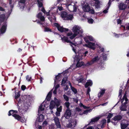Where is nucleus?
<instances>
[{
  "instance_id": "f257e3e1",
  "label": "nucleus",
  "mask_w": 129,
  "mask_h": 129,
  "mask_svg": "<svg viewBox=\"0 0 129 129\" xmlns=\"http://www.w3.org/2000/svg\"><path fill=\"white\" fill-rule=\"evenodd\" d=\"M72 30L74 33L73 34L72 32L68 33L67 34L68 36H70L69 38L70 39H73L77 35L80 37L82 36L83 30L79 26H75L73 28Z\"/></svg>"
},
{
  "instance_id": "f03ea898",
  "label": "nucleus",
  "mask_w": 129,
  "mask_h": 129,
  "mask_svg": "<svg viewBox=\"0 0 129 129\" xmlns=\"http://www.w3.org/2000/svg\"><path fill=\"white\" fill-rule=\"evenodd\" d=\"M84 39L85 41L86 42V43L88 44H85L84 46L90 48L93 50H94L95 48V46L96 45L95 43H94L90 42L87 40V39H89L90 41H93L94 39L91 36H87L86 37L84 38Z\"/></svg>"
},
{
  "instance_id": "7ed1b4c3",
  "label": "nucleus",
  "mask_w": 129,
  "mask_h": 129,
  "mask_svg": "<svg viewBox=\"0 0 129 129\" xmlns=\"http://www.w3.org/2000/svg\"><path fill=\"white\" fill-rule=\"evenodd\" d=\"M82 56L83 54H80L79 55H77L74 58V62L76 63V67H80L84 64V62L81 60L83 59L82 57Z\"/></svg>"
},
{
  "instance_id": "20e7f679",
  "label": "nucleus",
  "mask_w": 129,
  "mask_h": 129,
  "mask_svg": "<svg viewBox=\"0 0 129 129\" xmlns=\"http://www.w3.org/2000/svg\"><path fill=\"white\" fill-rule=\"evenodd\" d=\"M68 1H67V3L66 4V6L67 7L69 10L70 11L76 12L77 10V6L74 3L72 2L71 1L69 2Z\"/></svg>"
},
{
  "instance_id": "39448f33",
  "label": "nucleus",
  "mask_w": 129,
  "mask_h": 129,
  "mask_svg": "<svg viewBox=\"0 0 129 129\" xmlns=\"http://www.w3.org/2000/svg\"><path fill=\"white\" fill-rule=\"evenodd\" d=\"M84 3L85 5H83L82 6V9L85 12H89L91 14H94V10L93 9H90V7L89 5L87 4H85L84 1H82L81 4H83Z\"/></svg>"
},
{
  "instance_id": "423d86ee",
  "label": "nucleus",
  "mask_w": 129,
  "mask_h": 129,
  "mask_svg": "<svg viewBox=\"0 0 129 129\" xmlns=\"http://www.w3.org/2000/svg\"><path fill=\"white\" fill-rule=\"evenodd\" d=\"M59 101L55 98L54 101L53 100L51 101L49 105L50 109L52 110L55 106H58L59 105Z\"/></svg>"
},
{
  "instance_id": "0eeeda50",
  "label": "nucleus",
  "mask_w": 129,
  "mask_h": 129,
  "mask_svg": "<svg viewBox=\"0 0 129 129\" xmlns=\"http://www.w3.org/2000/svg\"><path fill=\"white\" fill-rule=\"evenodd\" d=\"M61 16L64 19L67 20H71L73 18V15L72 14H68L65 12H62L61 14Z\"/></svg>"
},
{
  "instance_id": "6e6552de",
  "label": "nucleus",
  "mask_w": 129,
  "mask_h": 129,
  "mask_svg": "<svg viewBox=\"0 0 129 129\" xmlns=\"http://www.w3.org/2000/svg\"><path fill=\"white\" fill-rule=\"evenodd\" d=\"M17 111L11 110L9 112L8 115L10 116L12 115L15 119L19 120L21 119V117L19 115L16 114V113H17Z\"/></svg>"
},
{
  "instance_id": "1a4fd4ad",
  "label": "nucleus",
  "mask_w": 129,
  "mask_h": 129,
  "mask_svg": "<svg viewBox=\"0 0 129 129\" xmlns=\"http://www.w3.org/2000/svg\"><path fill=\"white\" fill-rule=\"evenodd\" d=\"M77 121L75 119H71L69 120V123L67 124V127H74L77 124Z\"/></svg>"
},
{
  "instance_id": "9d476101",
  "label": "nucleus",
  "mask_w": 129,
  "mask_h": 129,
  "mask_svg": "<svg viewBox=\"0 0 129 129\" xmlns=\"http://www.w3.org/2000/svg\"><path fill=\"white\" fill-rule=\"evenodd\" d=\"M122 118V117L121 115H117L113 118L112 120V122L114 125H116L118 121Z\"/></svg>"
},
{
  "instance_id": "9b49d317",
  "label": "nucleus",
  "mask_w": 129,
  "mask_h": 129,
  "mask_svg": "<svg viewBox=\"0 0 129 129\" xmlns=\"http://www.w3.org/2000/svg\"><path fill=\"white\" fill-rule=\"evenodd\" d=\"M99 58L98 56H96L93 58L90 61L88 62L86 64L85 66H88L91 65L95 62H97L99 59Z\"/></svg>"
},
{
  "instance_id": "f8f14e48",
  "label": "nucleus",
  "mask_w": 129,
  "mask_h": 129,
  "mask_svg": "<svg viewBox=\"0 0 129 129\" xmlns=\"http://www.w3.org/2000/svg\"><path fill=\"white\" fill-rule=\"evenodd\" d=\"M54 25L56 26L59 31L61 32L63 31H68V29L63 28L62 26H60V25L57 23L54 24Z\"/></svg>"
},
{
  "instance_id": "ddd939ff",
  "label": "nucleus",
  "mask_w": 129,
  "mask_h": 129,
  "mask_svg": "<svg viewBox=\"0 0 129 129\" xmlns=\"http://www.w3.org/2000/svg\"><path fill=\"white\" fill-rule=\"evenodd\" d=\"M129 122L125 121L124 122H122L121 123V129H125L128 126Z\"/></svg>"
},
{
  "instance_id": "4468645a",
  "label": "nucleus",
  "mask_w": 129,
  "mask_h": 129,
  "mask_svg": "<svg viewBox=\"0 0 129 129\" xmlns=\"http://www.w3.org/2000/svg\"><path fill=\"white\" fill-rule=\"evenodd\" d=\"M126 92L124 94L121 100V102L122 104H123L126 105L127 103V101H128V99L126 96Z\"/></svg>"
},
{
  "instance_id": "2eb2a0df",
  "label": "nucleus",
  "mask_w": 129,
  "mask_h": 129,
  "mask_svg": "<svg viewBox=\"0 0 129 129\" xmlns=\"http://www.w3.org/2000/svg\"><path fill=\"white\" fill-rule=\"evenodd\" d=\"M71 113L70 110L69 109H67L66 112L64 116L66 118L68 119L70 117Z\"/></svg>"
},
{
  "instance_id": "dca6fc26",
  "label": "nucleus",
  "mask_w": 129,
  "mask_h": 129,
  "mask_svg": "<svg viewBox=\"0 0 129 129\" xmlns=\"http://www.w3.org/2000/svg\"><path fill=\"white\" fill-rule=\"evenodd\" d=\"M118 7L120 10H123L125 9L126 7V5L123 3H119Z\"/></svg>"
},
{
  "instance_id": "f3484780",
  "label": "nucleus",
  "mask_w": 129,
  "mask_h": 129,
  "mask_svg": "<svg viewBox=\"0 0 129 129\" xmlns=\"http://www.w3.org/2000/svg\"><path fill=\"white\" fill-rule=\"evenodd\" d=\"M25 1L26 0H20L19 2V5L22 10H23L24 8V3Z\"/></svg>"
},
{
  "instance_id": "a211bd4d",
  "label": "nucleus",
  "mask_w": 129,
  "mask_h": 129,
  "mask_svg": "<svg viewBox=\"0 0 129 129\" xmlns=\"http://www.w3.org/2000/svg\"><path fill=\"white\" fill-rule=\"evenodd\" d=\"M37 17L41 21H44L45 18L44 17L42 16L41 13H40L37 15Z\"/></svg>"
},
{
  "instance_id": "6ab92c4d",
  "label": "nucleus",
  "mask_w": 129,
  "mask_h": 129,
  "mask_svg": "<svg viewBox=\"0 0 129 129\" xmlns=\"http://www.w3.org/2000/svg\"><path fill=\"white\" fill-rule=\"evenodd\" d=\"M59 37L61 38V39L62 40V42H66L67 43L70 42V41L68 40V38L67 37L64 36H63V37H62L60 35L59 36Z\"/></svg>"
},
{
  "instance_id": "aec40b11",
  "label": "nucleus",
  "mask_w": 129,
  "mask_h": 129,
  "mask_svg": "<svg viewBox=\"0 0 129 129\" xmlns=\"http://www.w3.org/2000/svg\"><path fill=\"white\" fill-rule=\"evenodd\" d=\"M6 27L7 25L6 24H5L2 26L0 29L1 33L2 34L4 33L5 32L6 30Z\"/></svg>"
},
{
  "instance_id": "412c9836",
  "label": "nucleus",
  "mask_w": 129,
  "mask_h": 129,
  "mask_svg": "<svg viewBox=\"0 0 129 129\" xmlns=\"http://www.w3.org/2000/svg\"><path fill=\"white\" fill-rule=\"evenodd\" d=\"M95 2L94 6L96 8H98L100 7V2L99 0H93Z\"/></svg>"
},
{
  "instance_id": "4be33fe9",
  "label": "nucleus",
  "mask_w": 129,
  "mask_h": 129,
  "mask_svg": "<svg viewBox=\"0 0 129 129\" xmlns=\"http://www.w3.org/2000/svg\"><path fill=\"white\" fill-rule=\"evenodd\" d=\"M93 83L92 81L91 80H88L86 83L85 84V88H87L88 86H91L92 84Z\"/></svg>"
},
{
  "instance_id": "5701e85b",
  "label": "nucleus",
  "mask_w": 129,
  "mask_h": 129,
  "mask_svg": "<svg viewBox=\"0 0 129 129\" xmlns=\"http://www.w3.org/2000/svg\"><path fill=\"white\" fill-rule=\"evenodd\" d=\"M126 104H122L120 107V109L121 111H125L126 110Z\"/></svg>"
},
{
  "instance_id": "b1692460",
  "label": "nucleus",
  "mask_w": 129,
  "mask_h": 129,
  "mask_svg": "<svg viewBox=\"0 0 129 129\" xmlns=\"http://www.w3.org/2000/svg\"><path fill=\"white\" fill-rule=\"evenodd\" d=\"M105 93V89H102L101 91L98 94V96L99 97H100L103 96Z\"/></svg>"
},
{
  "instance_id": "393cba45",
  "label": "nucleus",
  "mask_w": 129,
  "mask_h": 129,
  "mask_svg": "<svg viewBox=\"0 0 129 129\" xmlns=\"http://www.w3.org/2000/svg\"><path fill=\"white\" fill-rule=\"evenodd\" d=\"M101 117V116H99L97 117L92 118L91 119L90 123L91 122H94L97 121Z\"/></svg>"
},
{
  "instance_id": "a878e982",
  "label": "nucleus",
  "mask_w": 129,
  "mask_h": 129,
  "mask_svg": "<svg viewBox=\"0 0 129 129\" xmlns=\"http://www.w3.org/2000/svg\"><path fill=\"white\" fill-rule=\"evenodd\" d=\"M69 84L72 90L74 93H76L77 92L76 89L74 88V87H73L72 86L70 82H69Z\"/></svg>"
},
{
  "instance_id": "bb28decb",
  "label": "nucleus",
  "mask_w": 129,
  "mask_h": 129,
  "mask_svg": "<svg viewBox=\"0 0 129 129\" xmlns=\"http://www.w3.org/2000/svg\"><path fill=\"white\" fill-rule=\"evenodd\" d=\"M44 110V107L42 105H41L39 107V110H38V112L39 114L40 113V112L41 111Z\"/></svg>"
},
{
  "instance_id": "cd10ccee",
  "label": "nucleus",
  "mask_w": 129,
  "mask_h": 129,
  "mask_svg": "<svg viewBox=\"0 0 129 129\" xmlns=\"http://www.w3.org/2000/svg\"><path fill=\"white\" fill-rule=\"evenodd\" d=\"M44 118V116L42 114H40L39 116L38 121L39 122H42L43 121Z\"/></svg>"
},
{
  "instance_id": "c85d7f7f",
  "label": "nucleus",
  "mask_w": 129,
  "mask_h": 129,
  "mask_svg": "<svg viewBox=\"0 0 129 129\" xmlns=\"http://www.w3.org/2000/svg\"><path fill=\"white\" fill-rule=\"evenodd\" d=\"M51 94L52 92L51 91L49 92L46 98L48 101H49L50 100Z\"/></svg>"
},
{
  "instance_id": "c756f323",
  "label": "nucleus",
  "mask_w": 129,
  "mask_h": 129,
  "mask_svg": "<svg viewBox=\"0 0 129 129\" xmlns=\"http://www.w3.org/2000/svg\"><path fill=\"white\" fill-rule=\"evenodd\" d=\"M85 81V79H84L83 77L80 78L78 81L79 82H81L82 83H84Z\"/></svg>"
},
{
  "instance_id": "7c9ffc66",
  "label": "nucleus",
  "mask_w": 129,
  "mask_h": 129,
  "mask_svg": "<svg viewBox=\"0 0 129 129\" xmlns=\"http://www.w3.org/2000/svg\"><path fill=\"white\" fill-rule=\"evenodd\" d=\"M67 79V77H65L63 78L62 80V83H61V85H63L64 84Z\"/></svg>"
},
{
  "instance_id": "2f4dec72",
  "label": "nucleus",
  "mask_w": 129,
  "mask_h": 129,
  "mask_svg": "<svg viewBox=\"0 0 129 129\" xmlns=\"http://www.w3.org/2000/svg\"><path fill=\"white\" fill-rule=\"evenodd\" d=\"M20 96V92H18L17 93H16L15 99H17Z\"/></svg>"
},
{
  "instance_id": "473e14b6",
  "label": "nucleus",
  "mask_w": 129,
  "mask_h": 129,
  "mask_svg": "<svg viewBox=\"0 0 129 129\" xmlns=\"http://www.w3.org/2000/svg\"><path fill=\"white\" fill-rule=\"evenodd\" d=\"M38 5L39 8L42 7L43 6V4L39 0L37 1Z\"/></svg>"
},
{
  "instance_id": "72a5a7b5",
  "label": "nucleus",
  "mask_w": 129,
  "mask_h": 129,
  "mask_svg": "<svg viewBox=\"0 0 129 129\" xmlns=\"http://www.w3.org/2000/svg\"><path fill=\"white\" fill-rule=\"evenodd\" d=\"M88 22L89 23H92L93 20L91 18H87Z\"/></svg>"
},
{
  "instance_id": "f704fd0d",
  "label": "nucleus",
  "mask_w": 129,
  "mask_h": 129,
  "mask_svg": "<svg viewBox=\"0 0 129 129\" xmlns=\"http://www.w3.org/2000/svg\"><path fill=\"white\" fill-rule=\"evenodd\" d=\"M60 76L59 75H58L56 76L55 77V79H54V84H56V82L57 81V80L59 79V78H60Z\"/></svg>"
},
{
  "instance_id": "c9c22d12",
  "label": "nucleus",
  "mask_w": 129,
  "mask_h": 129,
  "mask_svg": "<svg viewBox=\"0 0 129 129\" xmlns=\"http://www.w3.org/2000/svg\"><path fill=\"white\" fill-rule=\"evenodd\" d=\"M54 120L55 123L59 122V118L57 117H55L54 118Z\"/></svg>"
},
{
  "instance_id": "e433bc0d",
  "label": "nucleus",
  "mask_w": 129,
  "mask_h": 129,
  "mask_svg": "<svg viewBox=\"0 0 129 129\" xmlns=\"http://www.w3.org/2000/svg\"><path fill=\"white\" fill-rule=\"evenodd\" d=\"M110 6V5L109 6V4H108V6L107 8L106 9L104 10L103 11V12L104 13H106L108 12V9L109 8V7Z\"/></svg>"
},
{
  "instance_id": "4c0bfd02",
  "label": "nucleus",
  "mask_w": 129,
  "mask_h": 129,
  "mask_svg": "<svg viewBox=\"0 0 129 129\" xmlns=\"http://www.w3.org/2000/svg\"><path fill=\"white\" fill-rule=\"evenodd\" d=\"M90 87H88L87 89V96L88 95L90 97V93L89 92L90 91Z\"/></svg>"
},
{
  "instance_id": "58836bf2",
  "label": "nucleus",
  "mask_w": 129,
  "mask_h": 129,
  "mask_svg": "<svg viewBox=\"0 0 129 129\" xmlns=\"http://www.w3.org/2000/svg\"><path fill=\"white\" fill-rule=\"evenodd\" d=\"M55 124L57 128H61V125L59 122H57Z\"/></svg>"
},
{
  "instance_id": "ea45409f",
  "label": "nucleus",
  "mask_w": 129,
  "mask_h": 129,
  "mask_svg": "<svg viewBox=\"0 0 129 129\" xmlns=\"http://www.w3.org/2000/svg\"><path fill=\"white\" fill-rule=\"evenodd\" d=\"M122 90L121 89H120L119 90L118 97L120 98V99L121 97V94L122 92Z\"/></svg>"
},
{
  "instance_id": "a19ab883",
  "label": "nucleus",
  "mask_w": 129,
  "mask_h": 129,
  "mask_svg": "<svg viewBox=\"0 0 129 129\" xmlns=\"http://www.w3.org/2000/svg\"><path fill=\"white\" fill-rule=\"evenodd\" d=\"M91 109L86 110L84 112L83 114H87L88 112H91Z\"/></svg>"
},
{
  "instance_id": "79ce46f5",
  "label": "nucleus",
  "mask_w": 129,
  "mask_h": 129,
  "mask_svg": "<svg viewBox=\"0 0 129 129\" xmlns=\"http://www.w3.org/2000/svg\"><path fill=\"white\" fill-rule=\"evenodd\" d=\"M78 39L79 40H80V41H81V39L80 38H76L75 39V41L76 42V43L77 44H80L81 43V42H77V41H76V40Z\"/></svg>"
},
{
  "instance_id": "37998d69",
  "label": "nucleus",
  "mask_w": 129,
  "mask_h": 129,
  "mask_svg": "<svg viewBox=\"0 0 129 129\" xmlns=\"http://www.w3.org/2000/svg\"><path fill=\"white\" fill-rule=\"evenodd\" d=\"M65 105L67 107L68 109H69V107L70 106V103L69 102H66L65 103Z\"/></svg>"
},
{
  "instance_id": "c03bdc74",
  "label": "nucleus",
  "mask_w": 129,
  "mask_h": 129,
  "mask_svg": "<svg viewBox=\"0 0 129 129\" xmlns=\"http://www.w3.org/2000/svg\"><path fill=\"white\" fill-rule=\"evenodd\" d=\"M63 96L64 99L66 101H68L69 100V99L68 96L65 95H64Z\"/></svg>"
},
{
  "instance_id": "a18cd8bd",
  "label": "nucleus",
  "mask_w": 129,
  "mask_h": 129,
  "mask_svg": "<svg viewBox=\"0 0 129 129\" xmlns=\"http://www.w3.org/2000/svg\"><path fill=\"white\" fill-rule=\"evenodd\" d=\"M62 106H60L59 108H57V111L59 112H61L62 110Z\"/></svg>"
},
{
  "instance_id": "49530a36",
  "label": "nucleus",
  "mask_w": 129,
  "mask_h": 129,
  "mask_svg": "<svg viewBox=\"0 0 129 129\" xmlns=\"http://www.w3.org/2000/svg\"><path fill=\"white\" fill-rule=\"evenodd\" d=\"M113 116V114L111 113H109L108 116H107L108 118H110Z\"/></svg>"
},
{
  "instance_id": "de8ad7c7",
  "label": "nucleus",
  "mask_w": 129,
  "mask_h": 129,
  "mask_svg": "<svg viewBox=\"0 0 129 129\" xmlns=\"http://www.w3.org/2000/svg\"><path fill=\"white\" fill-rule=\"evenodd\" d=\"M23 102V101L20 100H19V101L18 102V103L17 104L18 106L19 107V106L20 105L21 103H22Z\"/></svg>"
},
{
  "instance_id": "09e8293b",
  "label": "nucleus",
  "mask_w": 129,
  "mask_h": 129,
  "mask_svg": "<svg viewBox=\"0 0 129 129\" xmlns=\"http://www.w3.org/2000/svg\"><path fill=\"white\" fill-rule=\"evenodd\" d=\"M31 79V77H29L28 75L26 77V79L27 81H30Z\"/></svg>"
},
{
  "instance_id": "8fccbe9b",
  "label": "nucleus",
  "mask_w": 129,
  "mask_h": 129,
  "mask_svg": "<svg viewBox=\"0 0 129 129\" xmlns=\"http://www.w3.org/2000/svg\"><path fill=\"white\" fill-rule=\"evenodd\" d=\"M44 31H51V29L48 28H45Z\"/></svg>"
},
{
  "instance_id": "3c124183",
  "label": "nucleus",
  "mask_w": 129,
  "mask_h": 129,
  "mask_svg": "<svg viewBox=\"0 0 129 129\" xmlns=\"http://www.w3.org/2000/svg\"><path fill=\"white\" fill-rule=\"evenodd\" d=\"M56 115L57 116H59L60 115V112L57 111L56 112Z\"/></svg>"
},
{
  "instance_id": "603ef678",
  "label": "nucleus",
  "mask_w": 129,
  "mask_h": 129,
  "mask_svg": "<svg viewBox=\"0 0 129 129\" xmlns=\"http://www.w3.org/2000/svg\"><path fill=\"white\" fill-rule=\"evenodd\" d=\"M21 88L22 90H24L26 89V87L24 85H22L21 87Z\"/></svg>"
},
{
  "instance_id": "864d4df0",
  "label": "nucleus",
  "mask_w": 129,
  "mask_h": 129,
  "mask_svg": "<svg viewBox=\"0 0 129 129\" xmlns=\"http://www.w3.org/2000/svg\"><path fill=\"white\" fill-rule=\"evenodd\" d=\"M9 0L10 1L9 4L11 5V12L12 10V9L13 7V6H12V5H11L12 4V1H11L12 0Z\"/></svg>"
},
{
  "instance_id": "5fc2aeb1",
  "label": "nucleus",
  "mask_w": 129,
  "mask_h": 129,
  "mask_svg": "<svg viewBox=\"0 0 129 129\" xmlns=\"http://www.w3.org/2000/svg\"><path fill=\"white\" fill-rule=\"evenodd\" d=\"M107 58V56L106 55H103V59L104 60H106Z\"/></svg>"
},
{
  "instance_id": "6e6d98bb",
  "label": "nucleus",
  "mask_w": 129,
  "mask_h": 129,
  "mask_svg": "<svg viewBox=\"0 0 129 129\" xmlns=\"http://www.w3.org/2000/svg\"><path fill=\"white\" fill-rule=\"evenodd\" d=\"M121 16L123 18H124L126 16V15L125 14V12H123L121 15Z\"/></svg>"
},
{
  "instance_id": "4d7b16f0",
  "label": "nucleus",
  "mask_w": 129,
  "mask_h": 129,
  "mask_svg": "<svg viewBox=\"0 0 129 129\" xmlns=\"http://www.w3.org/2000/svg\"><path fill=\"white\" fill-rule=\"evenodd\" d=\"M47 122L45 121H44V122L43 123V125L44 126H46L47 125Z\"/></svg>"
},
{
  "instance_id": "13d9d810",
  "label": "nucleus",
  "mask_w": 129,
  "mask_h": 129,
  "mask_svg": "<svg viewBox=\"0 0 129 129\" xmlns=\"http://www.w3.org/2000/svg\"><path fill=\"white\" fill-rule=\"evenodd\" d=\"M41 10L44 13V14L45 13V12H46V11L43 7H42Z\"/></svg>"
},
{
  "instance_id": "bf43d9fd",
  "label": "nucleus",
  "mask_w": 129,
  "mask_h": 129,
  "mask_svg": "<svg viewBox=\"0 0 129 129\" xmlns=\"http://www.w3.org/2000/svg\"><path fill=\"white\" fill-rule=\"evenodd\" d=\"M76 111H77L78 112H80L81 110L78 107H77L76 108Z\"/></svg>"
},
{
  "instance_id": "052dcab7",
  "label": "nucleus",
  "mask_w": 129,
  "mask_h": 129,
  "mask_svg": "<svg viewBox=\"0 0 129 129\" xmlns=\"http://www.w3.org/2000/svg\"><path fill=\"white\" fill-rule=\"evenodd\" d=\"M118 24H121V20L120 19H118L117 20Z\"/></svg>"
},
{
  "instance_id": "680f3d73",
  "label": "nucleus",
  "mask_w": 129,
  "mask_h": 129,
  "mask_svg": "<svg viewBox=\"0 0 129 129\" xmlns=\"http://www.w3.org/2000/svg\"><path fill=\"white\" fill-rule=\"evenodd\" d=\"M106 119H103L102 121V122L103 124H105L106 122Z\"/></svg>"
},
{
  "instance_id": "e2e57ef3",
  "label": "nucleus",
  "mask_w": 129,
  "mask_h": 129,
  "mask_svg": "<svg viewBox=\"0 0 129 129\" xmlns=\"http://www.w3.org/2000/svg\"><path fill=\"white\" fill-rule=\"evenodd\" d=\"M59 86V84H57L56 85L54 89L57 90V88H58Z\"/></svg>"
},
{
  "instance_id": "0e129e2a",
  "label": "nucleus",
  "mask_w": 129,
  "mask_h": 129,
  "mask_svg": "<svg viewBox=\"0 0 129 129\" xmlns=\"http://www.w3.org/2000/svg\"><path fill=\"white\" fill-rule=\"evenodd\" d=\"M86 129H94V128L92 126H90L87 127Z\"/></svg>"
},
{
  "instance_id": "69168bd1",
  "label": "nucleus",
  "mask_w": 129,
  "mask_h": 129,
  "mask_svg": "<svg viewBox=\"0 0 129 129\" xmlns=\"http://www.w3.org/2000/svg\"><path fill=\"white\" fill-rule=\"evenodd\" d=\"M5 10L3 9L2 7L0 6V11H4Z\"/></svg>"
},
{
  "instance_id": "338daca9",
  "label": "nucleus",
  "mask_w": 129,
  "mask_h": 129,
  "mask_svg": "<svg viewBox=\"0 0 129 129\" xmlns=\"http://www.w3.org/2000/svg\"><path fill=\"white\" fill-rule=\"evenodd\" d=\"M58 9L60 11L63 10V8L62 7H58Z\"/></svg>"
},
{
  "instance_id": "774afa93",
  "label": "nucleus",
  "mask_w": 129,
  "mask_h": 129,
  "mask_svg": "<svg viewBox=\"0 0 129 129\" xmlns=\"http://www.w3.org/2000/svg\"><path fill=\"white\" fill-rule=\"evenodd\" d=\"M45 14H46L47 16H48L50 15L49 12H46L45 13Z\"/></svg>"
}]
</instances>
